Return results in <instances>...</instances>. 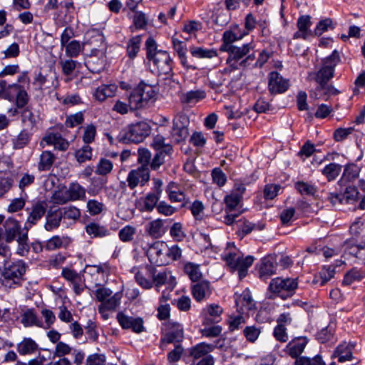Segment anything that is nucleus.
Listing matches in <instances>:
<instances>
[{
	"instance_id": "49",
	"label": "nucleus",
	"mask_w": 365,
	"mask_h": 365,
	"mask_svg": "<svg viewBox=\"0 0 365 365\" xmlns=\"http://www.w3.org/2000/svg\"><path fill=\"white\" fill-rule=\"evenodd\" d=\"M21 323L24 327L40 326L36 314L33 309L26 310L22 315Z\"/></svg>"
},
{
	"instance_id": "39",
	"label": "nucleus",
	"mask_w": 365,
	"mask_h": 365,
	"mask_svg": "<svg viewBox=\"0 0 365 365\" xmlns=\"http://www.w3.org/2000/svg\"><path fill=\"white\" fill-rule=\"evenodd\" d=\"M68 192L71 200H84L86 198V190L78 182L71 183Z\"/></svg>"
},
{
	"instance_id": "2",
	"label": "nucleus",
	"mask_w": 365,
	"mask_h": 365,
	"mask_svg": "<svg viewBox=\"0 0 365 365\" xmlns=\"http://www.w3.org/2000/svg\"><path fill=\"white\" fill-rule=\"evenodd\" d=\"M253 50L251 43H245L242 46L234 45L225 51L229 53L227 62L235 69L245 68L249 66L255 58L254 53L250 52Z\"/></svg>"
},
{
	"instance_id": "10",
	"label": "nucleus",
	"mask_w": 365,
	"mask_h": 365,
	"mask_svg": "<svg viewBox=\"0 0 365 365\" xmlns=\"http://www.w3.org/2000/svg\"><path fill=\"white\" fill-rule=\"evenodd\" d=\"M187 125L188 120L185 115H180L173 119L170 135L175 143H180L188 137Z\"/></svg>"
},
{
	"instance_id": "30",
	"label": "nucleus",
	"mask_w": 365,
	"mask_h": 365,
	"mask_svg": "<svg viewBox=\"0 0 365 365\" xmlns=\"http://www.w3.org/2000/svg\"><path fill=\"white\" fill-rule=\"evenodd\" d=\"M145 232L153 238H159L165 233L163 221L157 219L150 222L145 227Z\"/></svg>"
},
{
	"instance_id": "58",
	"label": "nucleus",
	"mask_w": 365,
	"mask_h": 365,
	"mask_svg": "<svg viewBox=\"0 0 365 365\" xmlns=\"http://www.w3.org/2000/svg\"><path fill=\"white\" fill-rule=\"evenodd\" d=\"M190 52L193 56L197 58H211L217 56L216 51L212 49H205L202 47H194L191 48Z\"/></svg>"
},
{
	"instance_id": "1",
	"label": "nucleus",
	"mask_w": 365,
	"mask_h": 365,
	"mask_svg": "<svg viewBox=\"0 0 365 365\" xmlns=\"http://www.w3.org/2000/svg\"><path fill=\"white\" fill-rule=\"evenodd\" d=\"M26 264L23 260L10 262L4 260L0 266V281L7 288H16L21 284L23 276L26 271Z\"/></svg>"
},
{
	"instance_id": "8",
	"label": "nucleus",
	"mask_w": 365,
	"mask_h": 365,
	"mask_svg": "<svg viewBox=\"0 0 365 365\" xmlns=\"http://www.w3.org/2000/svg\"><path fill=\"white\" fill-rule=\"evenodd\" d=\"M339 61L340 57L336 50L323 61V66L315 74V81L318 83L319 86L327 84L334 76V68Z\"/></svg>"
},
{
	"instance_id": "27",
	"label": "nucleus",
	"mask_w": 365,
	"mask_h": 365,
	"mask_svg": "<svg viewBox=\"0 0 365 365\" xmlns=\"http://www.w3.org/2000/svg\"><path fill=\"white\" fill-rule=\"evenodd\" d=\"M16 349L20 355H30L38 350V345L33 339L24 337L17 344Z\"/></svg>"
},
{
	"instance_id": "40",
	"label": "nucleus",
	"mask_w": 365,
	"mask_h": 365,
	"mask_svg": "<svg viewBox=\"0 0 365 365\" xmlns=\"http://www.w3.org/2000/svg\"><path fill=\"white\" fill-rule=\"evenodd\" d=\"M341 170V165L332 163L327 165L322 170V173L326 177L328 181H332L339 176Z\"/></svg>"
},
{
	"instance_id": "4",
	"label": "nucleus",
	"mask_w": 365,
	"mask_h": 365,
	"mask_svg": "<svg viewBox=\"0 0 365 365\" xmlns=\"http://www.w3.org/2000/svg\"><path fill=\"white\" fill-rule=\"evenodd\" d=\"M297 289V279L276 277L269 284L267 298L273 299L276 294H280L282 299L292 297Z\"/></svg>"
},
{
	"instance_id": "38",
	"label": "nucleus",
	"mask_w": 365,
	"mask_h": 365,
	"mask_svg": "<svg viewBox=\"0 0 365 365\" xmlns=\"http://www.w3.org/2000/svg\"><path fill=\"white\" fill-rule=\"evenodd\" d=\"M70 242V239L68 237H59L56 235L49 239L46 245L47 250H54L63 247H66Z\"/></svg>"
},
{
	"instance_id": "56",
	"label": "nucleus",
	"mask_w": 365,
	"mask_h": 365,
	"mask_svg": "<svg viewBox=\"0 0 365 365\" xmlns=\"http://www.w3.org/2000/svg\"><path fill=\"white\" fill-rule=\"evenodd\" d=\"M65 47L66 55L71 58L76 57L83 48L80 42L76 40L71 41Z\"/></svg>"
},
{
	"instance_id": "22",
	"label": "nucleus",
	"mask_w": 365,
	"mask_h": 365,
	"mask_svg": "<svg viewBox=\"0 0 365 365\" xmlns=\"http://www.w3.org/2000/svg\"><path fill=\"white\" fill-rule=\"evenodd\" d=\"M9 89H10V93L14 96V93H16V105L18 108H24L29 102V95L23 86L17 84L13 83L9 85Z\"/></svg>"
},
{
	"instance_id": "17",
	"label": "nucleus",
	"mask_w": 365,
	"mask_h": 365,
	"mask_svg": "<svg viewBox=\"0 0 365 365\" xmlns=\"http://www.w3.org/2000/svg\"><path fill=\"white\" fill-rule=\"evenodd\" d=\"M117 319L123 329H132V330L136 333H140L144 330L143 321L140 317L134 318L119 313L117 315Z\"/></svg>"
},
{
	"instance_id": "57",
	"label": "nucleus",
	"mask_w": 365,
	"mask_h": 365,
	"mask_svg": "<svg viewBox=\"0 0 365 365\" xmlns=\"http://www.w3.org/2000/svg\"><path fill=\"white\" fill-rule=\"evenodd\" d=\"M316 151L315 145L312 143L309 140H307L302 147L299 152H298V156L302 161H304L306 158L311 157Z\"/></svg>"
},
{
	"instance_id": "32",
	"label": "nucleus",
	"mask_w": 365,
	"mask_h": 365,
	"mask_svg": "<svg viewBox=\"0 0 365 365\" xmlns=\"http://www.w3.org/2000/svg\"><path fill=\"white\" fill-rule=\"evenodd\" d=\"M55 159V155L51 151H43L39 158L38 170L39 171L49 170L51 168Z\"/></svg>"
},
{
	"instance_id": "53",
	"label": "nucleus",
	"mask_w": 365,
	"mask_h": 365,
	"mask_svg": "<svg viewBox=\"0 0 365 365\" xmlns=\"http://www.w3.org/2000/svg\"><path fill=\"white\" fill-rule=\"evenodd\" d=\"M364 277V273L360 270L354 268L344 275L343 284L345 285H350L356 281H360Z\"/></svg>"
},
{
	"instance_id": "55",
	"label": "nucleus",
	"mask_w": 365,
	"mask_h": 365,
	"mask_svg": "<svg viewBox=\"0 0 365 365\" xmlns=\"http://www.w3.org/2000/svg\"><path fill=\"white\" fill-rule=\"evenodd\" d=\"M169 272H168L165 269H163L161 271L157 272L153 271L150 273V276L153 278V284H155V286L158 287L162 284H165L168 280V277L169 275Z\"/></svg>"
},
{
	"instance_id": "3",
	"label": "nucleus",
	"mask_w": 365,
	"mask_h": 365,
	"mask_svg": "<svg viewBox=\"0 0 365 365\" xmlns=\"http://www.w3.org/2000/svg\"><path fill=\"white\" fill-rule=\"evenodd\" d=\"M150 133V125L142 121L123 128L117 135V139L123 143H138L148 136Z\"/></svg>"
},
{
	"instance_id": "33",
	"label": "nucleus",
	"mask_w": 365,
	"mask_h": 365,
	"mask_svg": "<svg viewBox=\"0 0 365 365\" xmlns=\"http://www.w3.org/2000/svg\"><path fill=\"white\" fill-rule=\"evenodd\" d=\"M166 192L171 202H182L185 200V193L178 189L177 184L174 182H170L168 185L166 187Z\"/></svg>"
},
{
	"instance_id": "62",
	"label": "nucleus",
	"mask_w": 365,
	"mask_h": 365,
	"mask_svg": "<svg viewBox=\"0 0 365 365\" xmlns=\"http://www.w3.org/2000/svg\"><path fill=\"white\" fill-rule=\"evenodd\" d=\"M135 232L136 230L134 227L127 225L119 231L118 236L123 242H130L133 239Z\"/></svg>"
},
{
	"instance_id": "41",
	"label": "nucleus",
	"mask_w": 365,
	"mask_h": 365,
	"mask_svg": "<svg viewBox=\"0 0 365 365\" xmlns=\"http://www.w3.org/2000/svg\"><path fill=\"white\" fill-rule=\"evenodd\" d=\"M31 136V133L27 130L21 131L17 137L12 140L13 148L15 150L24 148L30 142Z\"/></svg>"
},
{
	"instance_id": "31",
	"label": "nucleus",
	"mask_w": 365,
	"mask_h": 365,
	"mask_svg": "<svg viewBox=\"0 0 365 365\" xmlns=\"http://www.w3.org/2000/svg\"><path fill=\"white\" fill-rule=\"evenodd\" d=\"M183 271L192 282L200 280L202 276L200 264L193 262H185L183 265Z\"/></svg>"
},
{
	"instance_id": "24",
	"label": "nucleus",
	"mask_w": 365,
	"mask_h": 365,
	"mask_svg": "<svg viewBox=\"0 0 365 365\" xmlns=\"http://www.w3.org/2000/svg\"><path fill=\"white\" fill-rule=\"evenodd\" d=\"M211 294L210 283L207 281H202L194 284L192 287V294L197 302H201Z\"/></svg>"
},
{
	"instance_id": "7",
	"label": "nucleus",
	"mask_w": 365,
	"mask_h": 365,
	"mask_svg": "<svg viewBox=\"0 0 365 365\" xmlns=\"http://www.w3.org/2000/svg\"><path fill=\"white\" fill-rule=\"evenodd\" d=\"M225 261L232 271H238L240 279L247 274L248 268L252 264L254 258L252 256L243 257L239 252H230L224 257Z\"/></svg>"
},
{
	"instance_id": "25",
	"label": "nucleus",
	"mask_w": 365,
	"mask_h": 365,
	"mask_svg": "<svg viewBox=\"0 0 365 365\" xmlns=\"http://www.w3.org/2000/svg\"><path fill=\"white\" fill-rule=\"evenodd\" d=\"M352 349L351 345L343 343L336 348L332 356L337 358L340 363L351 361L354 359Z\"/></svg>"
},
{
	"instance_id": "14",
	"label": "nucleus",
	"mask_w": 365,
	"mask_h": 365,
	"mask_svg": "<svg viewBox=\"0 0 365 365\" xmlns=\"http://www.w3.org/2000/svg\"><path fill=\"white\" fill-rule=\"evenodd\" d=\"M154 65L157 67L160 74L170 75L173 71L172 60L170 54L165 51L160 50L151 58Z\"/></svg>"
},
{
	"instance_id": "20",
	"label": "nucleus",
	"mask_w": 365,
	"mask_h": 365,
	"mask_svg": "<svg viewBox=\"0 0 365 365\" xmlns=\"http://www.w3.org/2000/svg\"><path fill=\"white\" fill-rule=\"evenodd\" d=\"M46 222L44 229L46 231H52L59 227L63 219L62 214L59 208L49 209L46 212Z\"/></svg>"
},
{
	"instance_id": "34",
	"label": "nucleus",
	"mask_w": 365,
	"mask_h": 365,
	"mask_svg": "<svg viewBox=\"0 0 365 365\" xmlns=\"http://www.w3.org/2000/svg\"><path fill=\"white\" fill-rule=\"evenodd\" d=\"M120 299L121 295L118 293H115L113 296L110 295L98 306L99 312L103 314L106 310H115L119 306Z\"/></svg>"
},
{
	"instance_id": "47",
	"label": "nucleus",
	"mask_w": 365,
	"mask_h": 365,
	"mask_svg": "<svg viewBox=\"0 0 365 365\" xmlns=\"http://www.w3.org/2000/svg\"><path fill=\"white\" fill-rule=\"evenodd\" d=\"M113 168V163L106 158H101L96 165L95 173L97 175L105 176L109 174Z\"/></svg>"
},
{
	"instance_id": "13",
	"label": "nucleus",
	"mask_w": 365,
	"mask_h": 365,
	"mask_svg": "<svg viewBox=\"0 0 365 365\" xmlns=\"http://www.w3.org/2000/svg\"><path fill=\"white\" fill-rule=\"evenodd\" d=\"M46 202L43 201H38L34 203L31 209L27 208L29 216L25 222L24 230L29 231L34 225H35L46 212Z\"/></svg>"
},
{
	"instance_id": "26",
	"label": "nucleus",
	"mask_w": 365,
	"mask_h": 365,
	"mask_svg": "<svg viewBox=\"0 0 365 365\" xmlns=\"http://www.w3.org/2000/svg\"><path fill=\"white\" fill-rule=\"evenodd\" d=\"M312 26L311 16L303 15L298 19V38L307 39L314 34L310 29Z\"/></svg>"
},
{
	"instance_id": "54",
	"label": "nucleus",
	"mask_w": 365,
	"mask_h": 365,
	"mask_svg": "<svg viewBox=\"0 0 365 365\" xmlns=\"http://www.w3.org/2000/svg\"><path fill=\"white\" fill-rule=\"evenodd\" d=\"M107 180L103 178H92L91 184L88 190L89 195L95 196L98 195L105 187Z\"/></svg>"
},
{
	"instance_id": "19",
	"label": "nucleus",
	"mask_w": 365,
	"mask_h": 365,
	"mask_svg": "<svg viewBox=\"0 0 365 365\" xmlns=\"http://www.w3.org/2000/svg\"><path fill=\"white\" fill-rule=\"evenodd\" d=\"M222 312L223 309L218 304H209L203 309L205 317L202 324L210 325L219 322L221 320V314Z\"/></svg>"
},
{
	"instance_id": "44",
	"label": "nucleus",
	"mask_w": 365,
	"mask_h": 365,
	"mask_svg": "<svg viewBox=\"0 0 365 365\" xmlns=\"http://www.w3.org/2000/svg\"><path fill=\"white\" fill-rule=\"evenodd\" d=\"M318 187L312 182L298 181V192L302 195L314 196Z\"/></svg>"
},
{
	"instance_id": "21",
	"label": "nucleus",
	"mask_w": 365,
	"mask_h": 365,
	"mask_svg": "<svg viewBox=\"0 0 365 365\" xmlns=\"http://www.w3.org/2000/svg\"><path fill=\"white\" fill-rule=\"evenodd\" d=\"M277 259L272 257H267L262 259L259 269V277L265 280L269 276L276 273L277 270Z\"/></svg>"
},
{
	"instance_id": "51",
	"label": "nucleus",
	"mask_w": 365,
	"mask_h": 365,
	"mask_svg": "<svg viewBox=\"0 0 365 365\" xmlns=\"http://www.w3.org/2000/svg\"><path fill=\"white\" fill-rule=\"evenodd\" d=\"M160 196L149 192L148 193L144 199L143 210L146 212H151L155 207L157 208V205L160 200Z\"/></svg>"
},
{
	"instance_id": "6",
	"label": "nucleus",
	"mask_w": 365,
	"mask_h": 365,
	"mask_svg": "<svg viewBox=\"0 0 365 365\" xmlns=\"http://www.w3.org/2000/svg\"><path fill=\"white\" fill-rule=\"evenodd\" d=\"M160 341V348L165 349L168 344H179L184 338L182 324L178 322H168L164 324Z\"/></svg>"
},
{
	"instance_id": "37",
	"label": "nucleus",
	"mask_w": 365,
	"mask_h": 365,
	"mask_svg": "<svg viewBox=\"0 0 365 365\" xmlns=\"http://www.w3.org/2000/svg\"><path fill=\"white\" fill-rule=\"evenodd\" d=\"M206 97V93L202 90L190 91L180 96V101L183 103H192L198 102Z\"/></svg>"
},
{
	"instance_id": "23",
	"label": "nucleus",
	"mask_w": 365,
	"mask_h": 365,
	"mask_svg": "<svg viewBox=\"0 0 365 365\" xmlns=\"http://www.w3.org/2000/svg\"><path fill=\"white\" fill-rule=\"evenodd\" d=\"M105 61L103 52L101 51L100 57L95 55L88 57L85 61V66L91 73H98L104 70Z\"/></svg>"
},
{
	"instance_id": "43",
	"label": "nucleus",
	"mask_w": 365,
	"mask_h": 365,
	"mask_svg": "<svg viewBox=\"0 0 365 365\" xmlns=\"http://www.w3.org/2000/svg\"><path fill=\"white\" fill-rule=\"evenodd\" d=\"M165 141V139L163 136L158 135L153 138L151 145L156 151H163L167 154H170L173 148L170 144H166Z\"/></svg>"
},
{
	"instance_id": "59",
	"label": "nucleus",
	"mask_w": 365,
	"mask_h": 365,
	"mask_svg": "<svg viewBox=\"0 0 365 365\" xmlns=\"http://www.w3.org/2000/svg\"><path fill=\"white\" fill-rule=\"evenodd\" d=\"M298 365H326L322 358L319 355H316L313 358L300 356L298 354Z\"/></svg>"
},
{
	"instance_id": "28",
	"label": "nucleus",
	"mask_w": 365,
	"mask_h": 365,
	"mask_svg": "<svg viewBox=\"0 0 365 365\" xmlns=\"http://www.w3.org/2000/svg\"><path fill=\"white\" fill-rule=\"evenodd\" d=\"M43 140L47 144L53 145L56 149L59 150L65 151L69 146L68 142L58 133H50L45 136Z\"/></svg>"
},
{
	"instance_id": "60",
	"label": "nucleus",
	"mask_w": 365,
	"mask_h": 365,
	"mask_svg": "<svg viewBox=\"0 0 365 365\" xmlns=\"http://www.w3.org/2000/svg\"><path fill=\"white\" fill-rule=\"evenodd\" d=\"M78 62L72 59L61 60L60 65L62 72L66 76H71L73 73Z\"/></svg>"
},
{
	"instance_id": "50",
	"label": "nucleus",
	"mask_w": 365,
	"mask_h": 365,
	"mask_svg": "<svg viewBox=\"0 0 365 365\" xmlns=\"http://www.w3.org/2000/svg\"><path fill=\"white\" fill-rule=\"evenodd\" d=\"M205 327L200 329L202 336L207 338H213L219 336L222 331V328L220 325H204Z\"/></svg>"
},
{
	"instance_id": "61",
	"label": "nucleus",
	"mask_w": 365,
	"mask_h": 365,
	"mask_svg": "<svg viewBox=\"0 0 365 365\" xmlns=\"http://www.w3.org/2000/svg\"><path fill=\"white\" fill-rule=\"evenodd\" d=\"M318 341L321 343H326L333 339L334 338V328L331 326H328L323 328L317 335Z\"/></svg>"
},
{
	"instance_id": "64",
	"label": "nucleus",
	"mask_w": 365,
	"mask_h": 365,
	"mask_svg": "<svg viewBox=\"0 0 365 365\" xmlns=\"http://www.w3.org/2000/svg\"><path fill=\"white\" fill-rule=\"evenodd\" d=\"M212 178L213 182L219 187H222L227 182L225 173L219 168H215L212 170Z\"/></svg>"
},
{
	"instance_id": "36",
	"label": "nucleus",
	"mask_w": 365,
	"mask_h": 365,
	"mask_svg": "<svg viewBox=\"0 0 365 365\" xmlns=\"http://www.w3.org/2000/svg\"><path fill=\"white\" fill-rule=\"evenodd\" d=\"M117 87L115 85H103L98 87L94 93L96 99L103 101L108 97H111L116 91Z\"/></svg>"
},
{
	"instance_id": "45",
	"label": "nucleus",
	"mask_w": 365,
	"mask_h": 365,
	"mask_svg": "<svg viewBox=\"0 0 365 365\" xmlns=\"http://www.w3.org/2000/svg\"><path fill=\"white\" fill-rule=\"evenodd\" d=\"M316 91L318 92L319 96V98L324 101H328L331 96H334L339 93L338 90L333 86L327 84L318 86Z\"/></svg>"
},
{
	"instance_id": "42",
	"label": "nucleus",
	"mask_w": 365,
	"mask_h": 365,
	"mask_svg": "<svg viewBox=\"0 0 365 365\" xmlns=\"http://www.w3.org/2000/svg\"><path fill=\"white\" fill-rule=\"evenodd\" d=\"M335 269L332 266H324L319 274L318 277H315L314 282H319L320 285H324L328 281L334 277Z\"/></svg>"
},
{
	"instance_id": "63",
	"label": "nucleus",
	"mask_w": 365,
	"mask_h": 365,
	"mask_svg": "<svg viewBox=\"0 0 365 365\" xmlns=\"http://www.w3.org/2000/svg\"><path fill=\"white\" fill-rule=\"evenodd\" d=\"M133 24L136 29H143L148 24V19L142 11H135L133 16Z\"/></svg>"
},
{
	"instance_id": "29",
	"label": "nucleus",
	"mask_w": 365,
	"mask_h": 365,
	"mask_svg": "<svg viewBox=\"0 0 365 365\" xmlns=\"http://www.w3.org/2000/svg\"><path fill=\"white\" fill-rule=\"evenodd\" d=\"M243 37L242 34H237L232 29L225 31L222 35V44L220 50L225 51L234 46V43Z\"/></svg>"
},
{
	"instance_id": "18",
	"label": "nucleus",
	"mask_w": 365,
	"mask_h": 365,
	"mask_svg": "<svg viewBox=\"0 0 365 365\" xmlns=\"http://www.w3.org/2000/svg\"><path fill=\"white\" fill-rule=\"evenodd\" d=\"M289 87V82L282 78L279 73L272 71L269 73V89L272 93L285 92Z\"/></svg>"
},
{
	"instance_id": "5",
	"label": "nucleus",
	"mask_w": 365,
	"mask_h": 365,
	"mask_svg": "<svg viewBox=\"0 0 365 365\" xmlns=\"http://www.w3.org/2000/svg\"><path fill=\"white\" fill-rule=\"evenodd\" d=\"M155 96V92L152 86L140 83L129 96V106L132 110L145 107Z\"/></svg>"
},
{
	"instance_id": "48",
	"label": "nucleus",
	"mask_w": 365,
	"mask_h": 365,
	"mask_svg": "<svg viewBox=\"0 0 365 365\" xmlns=\"http://www.w3.org/2000/svg\"><path fill=\"white\" fill-rule=\"evenodd\" d=\"M141 43V36H135L131 38L127 46L128 55L130 58H133L136 56L137 53L140 50Z\"/></svg>"
},
{
	"instance_id": "11",
	"label": "nucleus",
	"mask_w": 365,
	"mask_h": 365,
	"mask_svg": "<svg viewBox=\"0 0 365 365\" xmlns=\"http://www.w3.org/2000/svg\"><path fill=\"white\" fill-rule=\"evenodd\" d=\"M225 338H219L212 344L199 343L190 349V354L195 359H202L209 356L208 354L213 351L215 349L222 348L225 345Z\"/></svg>"
},
{
	"instance_id": "12",
	"label": "nucleus",
	"mask_w": 365,
	"mask_h": 365,
	"mask_svg": "<svg viewBox=\"0 0 365 365\" xmlns=\"http://www.w3.org/2000/svg\"><path fill=\"white\" fill-rule=\"evenodd\" d=\"M149 180L150 171L145 165H140L136 169L131 170L127 177L128 185L131 190L138 185L143 186Z\"/></svg>"
},
{
	"instance_id": "52",
	"label": "nucleus",
	"mask_w": 365,
	"mask_h": 365,
	"mask_svg": "<svg viewBox=\"0 0 365 365\" xmlns=\"http://www.w3.org/2000/svg\"><path fill=\"white\" fill-rule=\"evenodd\" d=\"M62 214V217L72 220H77L81 216V211L74 206L64 207L59 208Z\"/></svg>"
},
{
	"instance_id": "15",
	"label": "nucleus",
	"mask_w": 365,
	"mask_h": 365,
	"mask_svg": "<svg viewBox=\"0 0 365 365\" xmlns=\"http://www.w3.org/2000/svg\"><path fill=\"white\" fill-rule=\"evenodd\" d=\"M245 190L246 188L244 184L235 183L231 193L225 197V210L234 211L240 204Z\"/></svg>"
},
{
	"instance_id": "46",
	"label": "nucleus",
	"mask_w": 365,
	"mask_h": 365,
	"mask_svg": "<svg viewBox=\"0 0 365 365\" xmlns=\"http://www.w3.org/2000/svg\"><path fill=\"white\" fill-rule=\"evenodd\" d=\"M16 240L18 242L17 254L20 256L26 255L29 251L28 231L25 230V232L19 233Z\"/></svg>"
},
{
	"instance_id": "16",
	"label": "nucleus",
	"mask_w": 365,
	"mask_h": 365,
	"mask_svg": "<svg viewBox=\"0 0 365 365\" xmlns=\"http://www.w3.org/2000/svg\"><path fill=\"white\" fill-rule=\"evenodd\" d=\"M4 239L6 242H11L19 237V233L25 232V230H21L19 221L14 218H8L4 224Z\"/></svg>"
},
{
	"instance_id": "9",
	"label": "nucleus",
	"mask_w": 365,
	"mask_h": 365,
	"mask_svg": "<svg viewBox=\"0 0 365 365\" xmlns=\"http://www.w3.org/2000/svg\"><path fill=\"white\" fill-rule=\"evenodd\" d=\"M147 256L150 263L157 266H163L168 264L167 244L162 241L154 242L149 247Z\"/></svg>"
},
{
	"instance_id": "35",
	"label": "nucleus",
	"mask_w": 365,
	"mask_h": 365,
	"mask_svg": "<svg viewBox=\"0 0 365 365\" xmlns=\"http://www.w3.org/2000/svg\"><path fill=\"white\" fill-rule=\"evenodd\" d=\"M86 231L92 237H103L109 235V230L104 226L96 222H90L86 225Z\"/></svg>"
}]
</instances>
